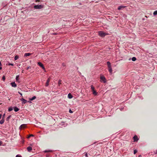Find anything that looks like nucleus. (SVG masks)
Masks as SVG:
<instances>
[{"mask_svg":"<svg viewBox=\"0 0 157 157\" xmlns=\"http://www.w3.org/2000/svg\"><path fill=\"white\" fill-rule=\"evenodd\" d=\"M98 34L101 37H104L106 35V34L103 31L99 32Z\"/></svg>","mask_w":157,"mask_h":157,"instance_id":"obj_1","label":"nucleus"},{"mask_svg":"<svg viewBox=\"0 0 157 157\" xmlns=\"http://www.w3.org/2000/svg\"><path fill=\"white\" fill-rule=\"evenodd\" d=\"M43 8V6L41 5H36L34 6V8L36 9H41Z\"/></svg>","mask_w":157,"mask_h":157,"instance_id":"obj_2","label":"nucleus"},{"mask_svg":"<svg viewBox=\"0 0 157 157\" xmlns=\"http://www.w3.org/2000/svg\"><path fill=\"white\" fill-rule=\"evenodd\" d=\"M38 64L39 66L41 67L44 70L45 68L43 64L40 62H38Z\"/></svg>","mask_w":157,"mask_h":157,"instance_id":"obj_3","label":"nucleus"},{"mask_svg":"<svg viewBox=\"0 0 157 157\" xmlns=\"http://www.w3.org/2000/svg\"><path fill=\"white\" fill-rule=\"evenodd\" d=\"M20 100L21 101H22V104H25L27 102V101L26 100H25V99H24V98H21L20 99Z\"/></svg>","mask_w":157,"mask_h":157,"instance_id":"obj_4","label":"nucleus"},{"mask_svg":"<svg viewBox=\"0 0 157 157\" xmlns=\"http://www.w3.org/2000/svg\"><path fill=\"white\" fill-rule=\"evenodd\" d=\"M134 142L137 141L138 140V138L137 136L135 135L133 137Z\"/></svg>","mask_w":157,"mask_h":157,"instance_id":"obj_5","label":"nucleus"},{"mask_svg":"<svg viewBox=\"0 0 157 157\" xmlns=\"http://www.w3.org/2000/svg\"><path fill=\"white\" fill-rule=\"evenodd\" d=\"M126 7V6H118V9L119 10H122V9L124 8L125 7Z\"/></svg>","mask_w":157,"mask_h":157,"instance_id":"obj_6","label":"nucleus"},{"mask_svg":"<svg viewBox=\"0 0 157 157\" xmlns=\"http://www.w3.org/2000/svg\"><path fill=\"white\" fill-rule=\"evenodd\" d=\"M100 79L101 80H102L104 82H105V78L103 76H101L100 77Z\"/></svg>","mask_w":157,"mask_h":157,"instance_id":"obj_7","label":"nucleus"},{"mask_svg":"<svg viewBox=\"0 0 157 157\" xmlns=\"http://www.w3.org/2000/svg\"><path fill=\"white\" fill-rule=\"evenodd\" d=\"M50 78H49L47 80V82L46 83L45 86H48L49 85V82L50 81Z\"/></svg>","mask_w":157,"mask_h":157,"instance_id":"obj_8","label":"nucleus"},{"mask_svg":"<svg viewBox=\"0 0 157 157\" xmlns=\"http://www.w3.org/2000/svg\"><path fill=\"white\" fill-rule=\"evenodd\" d=\"M11 85L12 87H17V85L14 82L11 83Z\"/></svg>","mask_w":157,"mask_h":157,"instance_id":"obj_9","label":"nucleus"},{"mask_svg":"<svg viewBox=\"0 0 157 157\" xmlns=\"http://www.w3.org/2000/svg\"><path fill=\"white\" fill-rule=\"evenodd\" d=\"M28 151L29 152H30L32 150V148L31 147H28L27 148Z\"/></svg>","mask_w":157,"mask_h":157,"instance_id":"obj_10","label":"nucleus"},{"mask_svg":"<svg viewBox=\"0 0 157 157\" xmlns=\"http://www.w3.org/2000/svg\"><path fill=\"white\" fill-rule=\"evenodd\" d=\"M26 127V124H22L20 127L21 128H24Z\"/></svg>","mask_w":157,"mask_h":157,"instance_id":"obj_11","label":"nucleus"},{"mask_svg":"<svg viewBox=\"0 0 157 157\" xmlns=\"http://www.w3.org/2000/svg\"><path fill=\"white\" fill-rule=\"evenodd\" d=\"M108 67L109 71L110 73L111 74L112 73V68H111V67Z\"/></svg>","mask_w":157,"mask_h":157,"instance_id":"obj_12","label":"nucleus"},{"mask_svg":"<svg viewBox=\"0 0 157 157\" xmlns=\"http://www.w3.org/2000/svg\"><path fill=\"white\" fill-rule=\"evenodd\" d=\"M68 97L69 98L71 99L72 98L73 96L71 94L69 93L68 95Z\"/></svg>","mask_w":157,"mask_h":157,"instance_id":"obj_13","label":"nucleus"},{"mask_svg":"<svg viewBox=\"0 0 157 157\" xmlns=\"http://www.w3.org/2000/svg\"><path fill=\"white\" fill-rule=\"evenodd\" d=\"M14 110L15 112H17L19 110V109L18 108H17V107H15L14 108Z\"/></svg>","mask_w":157,"mask_h":157,"instance_id":"obj_14","label":"nucleus"},{"mask_svg":"<svg viewBox=\"0 0 157 157\" xmlns=\"http://www.w3.org/2000/svg\"><path fill=\"white\" fill-rule=\"evenodd\" d=\"M31 55V54L30 53H25L24 54V56H25V57H26V56H29Z\"/></svg>","mask_w":157,"mask_h":157,"instance_id":"obj_15","label":"nucleus"},{"mask_svg":"<svg viewBox=\"0 0 157 157\" xmlns=\"http://www.w3.org/2000/svg\"><path fill=\"white\" fill-rule=\"evenodd\" d=\"M93 94L95 95H97V93L96 92V91L94 90L92 91Z\"/></svg>","mask_w":157,"mask_h":157,"instance_id":"obj_16","label":"nucleus"},{"mask_svg":"<svg viewBox=\"0 0 157 157\" xmlns=\"http://www.w3.org/2000/svg\"><path fill=\"white\" fill-rule=\"evenodd\" d=\"M4 122V119H2L0 121V124H3Z\"/></svg>","mask_w":157,"mask_h":157,"instance_id":"obj_17","label":"nucleus"},{"mask_svg":"<svg viewBox=\"0 0 157 157\" xmlns=\"http://www.w3.org/2000/svg\"><path fill=\"white\" fill-rule=\"evenodd\" d=\"M36 98V97L35 96H34L32 98H30L29 99L30 100H31V101H33V100H34Z\"/></svg>","mask_w":157,"mask_h":157,"instance_id":"obj_18","label":"nucleus"},{"mask_svg":"<svg viewBox=\"0 0 157 157\" xmlns=\"http://www.w3.org/2000/svg\"><path fill=\"white\" fill-rule=\"evenodd\" d=\"M108 67H111V64L108 61L107 63Z\"/></svg>","mask_w":157,"mask_h":157,"instance_id":"obj_19","label":"nucleus"},{"mask_svg":"<svg viewBox=\"0 0 157 157\" xmlns=\"http://www.w3.org/2000/svg\"><path fill=\"white\" fill-rule=\"evenodd\" d=\"M19 56L17 55L16 56L14 57V60H17Z\"/></svg>","mask_w":157,"mask_h":157,"instance_id":"obj_20","label":"nucleus"},{"mask_svg":"<svg viewBox=\"0 0 157 157\" xmlns=\"http://www.w3.org/2000/svg\"><path fill=\"white\" fill-rule=\"evenodd\" d=\"M91 91H92L94 90V87L93 85L91 86Z\"/></svg>","mask_w":157,"mask_h":157,"instance_id":"obj_21","label":"nucleus"},{"mask_svg":"<svg viewBox=\"0 0 157 157\" xmlns=\"http://www.w3.org/2000/svg\"><path fill=\"white\" fill-rule=\"evenodd\" d=\"M16 81L18 82V80L19 79V75H17L16 76Z\"/></svg>","mask_w":157,"mask_h":157,"instance_id":"obj_22","label":"nucleus"},{"mask_svg":"<svg viewBox=\"0 0 157 157\" xmlns=\"http://www.w3.org/2000/svg\"><path fill=\"white\" fill-rule=\"evenodd\" d=\"M11 117V115H10L9 116H8L6 118V121H9V119H10V118Z\"/></svg>","mask_w":157,"mask_h":157,"instance_id":"obj_23","label":"nucleus"},{"mask_svg":"<svg viewBox=\"0 0 157 157\" xmlns=\"http://www.w3.org/2000/svg\"><path fill=\"white\" fill-rule=\"evenodd\" d=\"M136 58L135 57H134L132 58V60L133 61H136Z\"/></svg>","mask_w":157,"mask_h":157,"instance_id":"obj_24","label":"nucleus"},{"mask_svg":"<svg viewBox=\"0 0 157 157\" xmlns=\"http://www.w3.org/2000/svg\"><path fill=\"white\" fill-rule=\"evenodd\" d=\"M13 109L12 108V107H10L9 108V109H8V111H10L12 110Z\"/></svg>","mask_w":157,"mask_h":157,"instance_id":"obj_25","label":"nucleus"},{"mask_svg":"<svg viewBox=\"0 0 157 157\" xmlns=\"http://www.w3.org/2000/svg\"><path fill=\"white\" fill-rule=\"evenodd\" d=\"M153 14L154 15H157V10H156V11H155L154 12Z\"/></svg>","mask_w":157,"mask_h":157,"instance_id":"obj_26","label":"nucleus"},{"mask_svg":"<svg viewBox=\"0 0 157 157\" xmlns=\"http://www.w3.org/2000/svg\"><path fill=\"white\" fill-rule=\"evenodd\" d=\"M137 152V150L135 149L134 150V154H135Z\"/></svg>","mask_w":157,"mask_h":157,"instance_id":"obj_27","label":"nucleus"},{"mask_svg":"<svg viewBox=\"0 0 157 157\" xmlns=\"http://www.w3.org/2000/svg\"><path fill=\"white\" fill-rule=\"evenodd\" d=\"M34 136L33 135H32V134H31V135H30L28 137V138H29L31 136Z\"/></svg>","mask_w":157,"mask_h":157,"instance_id":"obj_28","label":"nucleus"},{"mask_svg":"<svg viewBox=\"0 0 157 157\" xmlns=\"http://www.w3.org/2000/svg\"><path fill=\"white\" fill-rule=\"evenodd\" d=\"M69 112L70 113H72L73 112L71 109H70L69 110Z\"/></svg>","mask_w":157,"mask_h":157,"instance_id":"obj_29","label":"nucleus"},{"mask_svg":"<svg viewBox=\"0 0 157 157\" xmlns=\"http://www.w3.org/2000/svg\"><path fill=\"white\" fill-rule=\"evenodd\" d=\"M2 80L4 81L5 79V77L4 76H3L2 78Z\"/></svg>","mask_w":157,"mask_h":157,"instance_id":"obj_30","label":"nucleus"},{"mask_svg":"<svg viewBox=\"0 0 157 157\" xmlns=\"http://www.w3.org/2000/svg\"><path fill=\"white\" fill-rule=\"evenodd\" d=\"M31 67H27V68H26V70H28L29 69H30L31 68Z\"/></svg>","mask_w":157,"mask_h":157,"instance_id":"obj_31","label":"nucleus"},{"mask_svg":"<svg viewBox=\"0 0 157 157\" xmlns=\"http://www.w3.org/2000/svg\"><path fill=\"white\" fill-rule=\"evenodd\" d=\"M9 65H11V66H13V63H9Z\"/></svg>","mask_w":157,"mask_h":157,"instance_id":"obj_32","label":"nucleus"},{"mask_svg":"<svg viewBox=\"0 0 157 157\" xmlns=\"http://www.w3.org/2000/svg\"><path fill=\"white\" fill-rule=\"evenodd\" d=\"M5 113L2 116V119H4V118L5 117Z\"/></svg>","mask_w":157,"mask_h":157,"instance_id":"obj_33","label":"nucleus"},{"mask_svg":"<svg viewBox=\"0 0 157 157\" xmlns=\"http://www.w3.org/2000/svg\"><path fill=\"white\" fill-rule=\"evenodd\" d=\"M16 157H22L21 156L18 155H17Z\"/></svg>","mask_w":157,"mask_h":157,"instance_id":"obj_34","label":"nucleus"},{"mask_svg":"<svg viewBox=\"0 0 157 157\" xmlns=\"http://www.w3.org/2000/svg\"><path fill=\"white\" fill-rule=\"evenodd\" d=\"M85 156L86 157H88V155H87V153H86L85 154Z\"/></svg>","mask_w":157,"mask_h":157,"instance_id":"obj_35","label":"nucleus"},{"mask_svg":"<svg viewBox=\"0 0 157 157\" xmlns=\"http://www.w3.org/2000/svg\"><path fill=\"white\" fill-rule=\"evenodd\" d=\"M18 93L19 94H20L21 96H22V94L20 92L18 91Z\"/></svg>","mask_w":157,"mask_h":157,"instance_id":"obj_36","label":"nucleus"},{"mask_svg":"<svg viewBox=\"0 0 157 157\" xmlns=\"http://www.w3.org/2000/svg\"><path fill=\"white\" fill-rule=\"evenodd\" d=\"M2 66V63H1V61H0V66Z\"/></svg>","mask_w":157,"mask_h":157,"instance_id":"obj_37","label":"nucleus"},{"mask_svg":"<svg viewBox=\"0 0 157 157\" xmlns=\"http://www.w3.org/2000/svg\"><path fill=\"white\" fill-rule=\"evenodd\" d=\"M2 143L0 142V146H1L2 144Z\"/></svg>","mask_w":157,"mask_h":157,"instance_id":"obj_38","label":"nucleus"},{"mask_svg":"<svg viewBox=\"0 0 157 157\" xmlns=\"http://www.w3.org/2000/svg\"><path fill=\"white\" fill-rule=\"evenodd\" d=\"M2 69V67H0V70H1Z\"/></svg>","mask_w":157,"mask_h":157,"instance_id":"obj_39","label":"nucleus"},{"mask_svg":"<svg viewBox=\"0 0 157 157\" xmlns=\"http://www.w3.org/2000/svg\"><path fill=\"white\" fill-rule=\"evenodd\" d=\"M155 154H157V150L156 151V152H155Z\"/></svg>","mask_w":157,"mask_h":157,"instance_id":"obj_40","label":"nucleus"},{"mask_svg":"<svg viewBox=\"0 0 157 157\" xmlns=\"http://www.w3.org/2000/svg\"><path fill=\"white\" fill-rule=\"evenodd\" d=\"M60 84V83L59 81V84Z\"/></svg>","mask_w":157,"mask_h":157,"instance_id":"obj_41","label":"nucleus"},{"mask_svg":"<svg viewBox=\"0 0 157 157\" xmlns=\"http://www.w3.org/2000/svg\"><path fill=\"white\" fill-rule=\"evenodd\" d=\"M40 1L39 0H38V1Z\"/></svg>","mask_w":157,"mask_h":157,"instance_id":"obj_42","label":"nucleus"},{"mask_svg":"<svg viewBox=\"0 0 157 157\" xmlns=\"http://www.w3.org/2000/svg\"><path fill=\"white\" fill-rule=\"evenodd\" d=\"M63 65H64V64H63Z\"/></svg>","mask_w":157,"mask_h":157,"instance_id":"obj_43","label":"nucleus"},{"mask_svg":"<svg viewBox=\"0 0 157 157\" xmlns=\"http://www.w3.org/2000/svg\"><path fill=\"white\" fill-rule=\"evenodd\" d=\"M63 65H64V64H63Z\"/></svg>","mask_w":157,"mask_h":157,"instance_id":"obj_44","label":"nucleus"}]
</instances>
